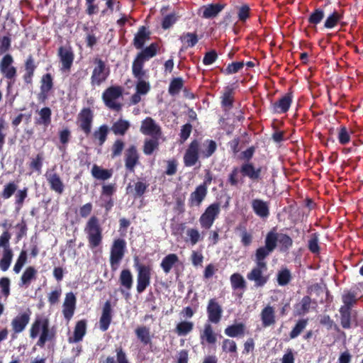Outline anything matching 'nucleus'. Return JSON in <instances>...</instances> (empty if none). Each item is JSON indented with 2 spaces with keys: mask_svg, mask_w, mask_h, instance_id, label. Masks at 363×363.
Instances as JSON below:
<instances>
[{
  "mask_svg": "<svg viewBox=\"0 0 363 363\" xmlns=\"http://www.w3.org/2000/svg\"><path fill=\"white\" fill-rule=\"evenodd\" d=\"M55 336V330L50 328L49 321L45 318H38L32 324L30 329V337H39L37 345L43 347L48 341L52 340Z\"/></svg>",
  "mask_w": 363,
  "mask_h": 363,
  "instance_id": "1",
  "label": "nucleus"
},
{
  "mask_svg": "<svg viewBox=\"0 0 363 363\" xmlns=\"http://www.w3.org/2000/svg\"><path fill=\"white\" fill-rule=\"evenodd\" d=\"M84 233L86 235L89 247L94 250L99 247L103 239L102 228L99 220L96 216H91L86 222L84 227Z\"/></svg>",
  "mask_w": 363,
  "mask_h": 363,
  "instance_id": "2",
  "label": "nucleus"
},
{
  "mask_svg": "<svg viewBox=\"0 0 363 363\" xmlns=\"http://www.w3.org/2000/svg\"><path fill=\"white\" fill-rule=\"evenodd\" d=\"M126 247L125 241L123 239H116L111 248L110 264L112 270L116 271L118 268L121 261L124 257Z\"/></svg>",
  "mask_w": 363,
  "mask_h": 363,
  "instance_id": "3",
  "label": "nucleus"
},
{
  "mask_svg": "<svg viewBox=\"0 0 363 363\" xmlns=\"http://www.w3.org/2000/svg\"><path fill=\"white\" fill-rule=\"evenodd\" d=\"M137 274V291L143 293L150 284L151 269L149 266L140 264L138 262L135 264Z\"/></svg>",
  "mask_w": 363,
  "mask_h": 363,
  "instance_id": "4",
  "label": "nucleus"
},
{
  "mask_svg": "<svg viewBox=\"0 0 363 363\" xmlns=\"http://www.w3.org/2000/svg\"><path fill=\"white\" fill-rule=\"evenodd\" d=\"M220 211V204L213 203L206 208L204 213L199 218V223L201 228L209 229L213 224L216 218Z\"/></svg>",
  "mask_w": 363,
  "mask_h": 363,
  "instance_id": "5",
  "label": "nucleus"
},
{
  "mask_svg": "<svg viewBox=\"0 0 363 363\" xmlns=\"http://www.w3.org/2000/svg\"><path fill=\"white\" fill-rule=\"evenodd\" d=\"M122 95V90L120 87L112 86L107 89L103 94L102 98L105 104L114 110H119L121 104L117 102V99Z\"/></svg>",
  "mask_w": 363,
  "mask_h": 363,
  "instance_id": "6",
  "label": "nucleus"
},
{
  "mask_svg": "<svg viewBox=\"0 0 363 363\" xmlns=\"http://www.w3.org/2000/svg\"><path fill=\"white\" fill-rule=\"evenodd\" d=\"M94 64L95 67L91 75V84L93 85H100L108 77L109 69L100 59H95Z\"/></svg>",
  "mask_w": 363,
  "mask_h": 363,
  "instance_id": "7",
  "label": "nucleus"
},
{
  "mask_svg": "<svg viewBox=\"0 0 363 363\" xmlns=\"http://www.w3.org/2000/svg\"><path fill=\"white\" fill-rule=\"evenodd\" d=\"M13 57L7 54L3 57L0 62V71L1 74L8 79L13 80L16 77V68L13 66Z\"/></svg>",
  "mask_w": 363,
  "mask_h": 363,
  "instance_id": "8",
  "label": "nucleus"
},
{
  "mask_svg": "<svg viewBox=\"0 0 363 363\" xmlns=\"http://www.w3.org/2000/svg\"><path fill=\"white\" fill-rule=\"evenodd\" d=\"M93 113L89 108H84L78 114L77 123L86 135L91 132Z\"/></svg>",
  "mask_w": 363,
  "mask_h": 363,
  "instance_id": "9",
  "label": "nucleus"
},
{
  "mask_svg": "<svg viewBox=\"0 0 363 363\" xmlns=\"http://www.w3.org/2000/svg\"><path fill=\"white\" fill-rule=\"evenodd\" d=\"M267 270V266L263 267L257 264L250 272L247 274V279L255 282L256 286H262L267 281V277L264 275V272Z\"/></svg>",
  "mask_w": 363,
  "mask_h": 363,
  "instance_id": "10",
  "label": "nucleus"
},
{
  "mask_svg": "<svg viewBox=\"0 0 363 363\" xmlns=\"http://www.w3.org/2000/svg\"><path fill=\"white\" fill-rule=\"evenodd\" d=\"M76 296L72 292L66 294L62 305V313L65 319L69 321L73 316L76 308Z\"/></svg>",
  "mask_w": 363,
  "mask_h": 363,
  "instance_id": "11",
  "label": "nucleus"
},
{
  "mask_svg": "<svg viewBox=\"0 0 363 363\" xmlns=\"http://www.w3.org/2000/svg\"><path fill=\"white\" fill-rule=\"evenodd\" d=\"M200 155L199 144L194 140L191 143L184 157V161L186 166L191 167L194 165Z\"/></svg>",
  "mask_w": 363,
  "mask_h": 363,
  "instance_id": "12",
  "label": "nucleus"
},
{
  "mask_svg": "<svg viewBox=\"0 0 363 363\" xmlns=\"http://www.w3.org/2000/svg\"><path fill=\"white\" fill-rule=\"evenodd\" d=\"M140 132L144 135L157 138L160 134V128L150 117L144 119L141 123Z\"/></svg>",
  "mask_w": 363,
  "mask_h": 363,
  "instance_id": "13",
  "label": "nucleus"
},
{
  "mask_svg": "<svg viewBox=\"0 0 363 363\" xmlns=\"http://www.w3.org/2000/svg\"><path fill=\"white\" fill-rule=\"evenodd\" d=\"M223 309L215 299H210L207 306L208 321L213 323H218L221 319Z\"/></svg>",
  "mask_w": 363,
  "mask_h": 363,
  "instance_id": "14",
  "label": "nucleus"
},
{
  "mask_svg": "<svg viewBox=\"0 0 363 363\" xmlns=\"http://www.w3.org/2000/svg\"><path fill=\"white\" fill-rule=\"evenodd\" d=\"M207 194V186L205 184H202L196 187L189 199V204L190 206H199L204 200Z\"/></svg>",
  "mask_w": 363,
  "mask_h": 363,
  "instance_id": "15",
  "label": "nucleus"
},
{
  "mask_svg": "<svg viewBox=\"0 0 363 363\" xmlns=\"http://www.w3.org/2000/svg\"><path fill=\"white\" fill-rule=\"evenodd\" d=\"M58 54L62 65V69L69 70L74 60V54L72 49L69 47H60Z\"/></svg>",
  "mask_w": 363,
  "mask_h": 363,
  "instance_id": "16",
  "label": "nucleus"
},
{
  "mask_svg": "<svg viewBox=\"0 0 363 363\" xmlns=\"http://www.w3.org/2000/svg\"><path fill=\"white\" fill-rule=\"evenodd\" d=\"M30 320V313L24 312L18 315L11 321L13 330L16 333H21Z\"/></svg>",
  "mask_w": 363,
  "mask_h": 363,
  "instance_id": "17",
  "label": "nucleus"
},
{
  "mask_svg": "<svg viewBox=\"0 0 363 363\" xmlns=\"http://www.w3.org/2000/svg\"><path fill=\"white\" fill-rule=\"evenodd\" d=\"M224 8L223 4H207L199 9V13L204 18H212L216 17Z\"/></svg>",
  "mask_w": 363,
  "mask_h": 363,
  "instance_id": "18",
  "label": "nucleus"
},
{
  "mask_svg": "<svg viewBox=\"0 0 363 363\" xmlns=\"http://www.w3.org/2000/svg\"><path fill=\"white\" fill-rule=\"evenodd\" d=\"M45 177L50 185V188L53 191L58 194L62 193L64 190V185L58 174L53 171H50L46 173Z\"/></svg>",
  "mask_w": 363,
  "mask_h": 363,
  "instance_id": "19",
  "label": "nucleus"
},
{
  "mask_svg": "<svg viewBox=\"0 0 363 363\" xmlns=\"http://www.w3.org/2000/svg\"><path fill=\"white\" fill-rule=\"evenodd\" d=\"M37 273V270L33 267H28L21 277L18 286L24 288L28 287L32 281L36 279Z\"/></svg>",
  "mask_w": 363,
  "mask_h": 363,
  "instance_id": "20",
  "label": "nucleus"
},
{
  "mask_svg": "<svg viewBox=\"0 0 363 363\" xmlns=\"http://www.w3.org/2000/svg\"><path fill=\"white\" fill-rule=\"evenodd\" d=\"M252 207L255 214L260 218H267L269 214V205L261 199H254L252 201Z\"/></svg>",
  "mask_w": 363,
  "mask_h": 363,
  "instance_id": "21",
  "label": "nucleus"
},
{
  "mask_svg": "<svg viewBox=\"0 0 363 363\" xmlns=\"http://www.w3.org/2000/svg\"><path fill=\"white\" fill-rule=\"evenodd\" d=\"M145 61L137 57L133 61L132 66V72L134 77L136 79H141V78H149L147 71L143 69L144 63Z\"/></svg>",
  "mask_w": 363,
  "mask_h": 363,
  "instance_id": "22",
  "label": "nucleus"
},
{
  "mask_svg": "<svg viewBox=\"0 0 363 363\" xmlns=\"http://www.w3.org/2000/svg\"><path fill=\"white\" fill-rule=\"evenodd\" d=\"M149 39L150 32L145 28V27L141 26L135 35L133 45L137 49H141Z\"/></svg>",
  "mask_w": 363,
  "mask_h": 363,
  "instance_id": "23",
  "label": "nucleus"
},
{
  "mask_svg": "<svg viewBox=\"0 0 363 363\" xmlns=\"http://www.w3.org/2000/svg\"><path fill=\"white\" fill-rule=\"evenodd\" d=\"M201 343L206 341L208 344H215L217 341V335L213 331V327L210 323H206L203 326V330L200 335Z\"/></svg>",
  "mask_w": 363,
  "mask_h": 363,
  "instance_id": "24",
  "label": "nucleus"
},
{
  "mask_svg": "<svg viewBox=\"0 0 363 363\" xmlns=\"http://www.w3.org/2000/svg\"><path fill=\"white\" fill-rule=\"evenodd\" d=\"M262 325L269 327L275 323V311L273 307L266 306L260 314Z\"/></svg>",
  "mask_w": 363,
  "mask_h": 363,
  "instance_id": "25",
  "label": "nucleus"
},
{
  "mask_svg": "<svg viewBox=\"0 0 363 363\" xmlns=\"http://www.w3.org/2000/svg\"><path fill=\"white\" fill-rule=\"evenodd\" d=\"M86 325L84 320L78 321L74 328L73 336L68 339L69 342L73 343L81 341L86 333Z\"/></svg>",
  "mask_w": 363,
  "mask_h": 363,
  "instance_id": "26",
  "label": "nucleus"
},
{
  "mask_svg": "<svg viewBox=\"0 0 363 363\" xmlns=\"http://www.w3.org/2000/svg\"><path fill=\"white\" fill-rule=\"evenodd\" d=\"M111 307L108 301L106 302L103 308V313L100 318V328L106 331L110 325L111 320Z\"/></svg>",
  "mask_w": 363,
  "mask_h": 363,
  "instance_id": "27",
  "label": "nucleus"
},
{
  "mask_svg": "<svg viewBox=\"0 0 363 363\" xmlns=\"http://www.w3.org/2000/svg\"><path fill=\"white\" fill-rule=\"evenodd\" d=\"M245 332V325L242 323H235L228 326L225 330V334L230 337H236L243 336Z\"/></svg>",
  "mask_w": 363,
  "mask_h": 363,
  "instance_id": "28",
  "label": "nucleus"
},
{
  "mask_svg": "<svg viewBox=\"0 0 363 363\" xmlns=\"http://www.w3.org/2000/svg\"><path fill=\"white\" fill-rule=\"evenodd\" d=\"M138 160V155L135 147H129L125 153V167L130 171H133Z\"/></svg>",
  "mask_w": 363,
  "mask_h": 363,
  "instance_id": "29",
  "label": "nucleus"
},
{
  "mask_svg": "<svg viewBox=\"0 0 363 363\" xmlns=\"http://www.w3.org/2000/svg\"><path fill=\"white\" fill-rule=\"evenodd\" d=\"M291 102L292 96L288 94L274 104V111L277 113H285L289 110Z\"/></svg>",
  "mask_w": 363,
  "mask_h": 363,
  "instance_id": "30",
  "label": "nucleus"
},
{
  "mask_svg": "<svg viewBox=\"0 0 363 363\" xmlns=\"http://www.w3.org/2000/svg\"><path fill=\"white\" fill-rule=\"evenodd\" d=\"M240 172L245 177H247L251 179H257L259 177L261 169L260 168L256 169L252 164L246 162L242 165Z\"/></svg>",
  "mask_w": 363,
  "mask_h": 363,
  "instance_id": "31",
  "label": "nucleus"
},
{
  "mask_svg": "<svg viewBox=\"0 0 363 363\" xmlns=\"http://www.w3.org/2000/svg\"><path fill=\"white\" fill-rule=\"evenodd\" d=\"M216 150V144L213 140H206L199 145L201 157L207 158L213 155Z\"/></svg>",
  "mask_w": 363,
  "mask_h": 363,
  "instance_id": "32",
  "label": "nucleus"
},
{
  "mask_svg": "<svg viewBox=\"0 0 363 363\" xmlns=\"http://www.w3.org/2000/svg\"><path fill=\"white\" fill-rule=\"evenodd\" d=\"M13 254L12 250H2L0 257V269L6 272L10 267L13 259Z\"/></svg>",
  "mask_w": 363,
  "mask_h": 363,
  "instance_id": "33",
  "label": "nucleus"
},
{
  "mask_svg": "<svg viewBox=\"0 0 363 363\" xmlns=\"http://www.w3.org/2000/svg\"><path fill=\"white\" fill-rule=\"evenodd\" d=\"M179 262V257L175 254H169L164 257L160 264L163 271L168 274L172 269L174 264Z\"/></svg>",
  "mask_w": 363,
  "mask_h": 363,
  "instance_id": "34",
  "label": "nucleus"
},
{
  "mask_svg": "<svg viewBox=\"0 0 363 363\" xmlns=\"http://www.w3.org/2000/svg\"><path fill=\"white\" fill-rule=\"evenodd\" d=\"M119 281L122 286L126 290L129 291L131 289L133 282L132 273L129 269H123L121 271Z\"/></svg>",
  "mask_w": 363,
  "mask_h": 363,
  "instance_id": "35",
  "label": "nucleus"
},
{
  "mask_svg": "<svg viewBox=\"0 0 363 363\" xmlns=\"http://www.w3.org/2000/svg\"><path fill=\"white\" fill-rule=\"evenodd\" d=\"M158 50V45L157 43H152L150 46L143 50L137 57L144 61H147L150 58L156 55Z\"/></svg>",
  "mask_w": 363,
  "mask_h": 363,
  "instance_id": "36",
  "label": "nucleus"
},
{
  "mask_svg": "<svg viewBox=\"0 0 363 363\" xmlns=\"http://www.w3.org/2000/svg\"><path fill=\"white\" fill-rule=\"evenodd\" d=\"M180 40L183 43L182 50L189 47H194L198 43V38L195 33H186L180 36Z\"/></svg>",
  "mask_w": 363,
  "mask_h": 363,
  "instance_id": "37",
  "label": "nucleus"
},
{
  "mask_svg": "<svg viewBox=\"0 0 363 363\" xmlns=\"http://www.w3.org/2000/svg\"><path fill=\"white\" fill-rule=\"evenodd\" d=\"M91 174L97 179L106 180L111 177L112 172L111 170L102 169L94 164L91 169Z\"/></svg>",
  "mask_w": 363,
  "mask_h": 363,
  "instance_id": "38",
  "label": "nucleus"
},
{
  "mask_svg": "<svg viewBox=\"0 0 363 363\" xmlns=\"http://www.w3.org/2000/svg\"><path fill=\"white\" fill-rule=\"evenodd\" d=\"M130 127V123L126 120L120 119L112 126L111 130L116 135H124Z\"/></svg>",
  "mask_w": 363,
  "mask_h": 363,
  "instance_id": "39",
  "label": "nucleus"
},
{
  "mask_svg": "<svg viewBox=\"0 0 363 363\" xmlns=\"http://www.w3.org/2000/svg\"><path fill=\"white\" fill-rule=\"evenodd\" d=\"M311 305V299L308 296H304L301 301L296 306V312L298 315H304L307 313Z\"/></svg>",
  "mask_w": 363,
  "mask_h": 363,
  "instance_id": "40",
  "label": "nucleus"
},
{
  "mask_svg": "<svg viewBox=\"0 0 363 363\" xmlns=\"http://www.w3.org/2000/svg\"><path fill=\"white\" fill-rule=\"evenodd\" d=\"M272 251L265 246L259 247L255 254L256 262L260 266L266 267V262L264 259L269 255Z\"/></svg>",
  "mask_w": 363,
  "mask_h": 363,
  "instance_id": "41",
  "label": "nucleus"
},
{
  "mask_svg": "<svg viewBox=\"0 0 363 363\" xmlns=\"http://www.w3.org/2000/svg\"><path fill=\"white\" fill-rule=\"evenodd\" d=\"M135 334L138 338L145 345L150 343V328L146 326H140L136 328Z\"/></svg>",
  "mask_w": 363,
  "mask_h": 363,
  "instance_id": "42",
  "label": "nucleus"
},
{
  "mask_svg": "<svg viewBox=\"0 0 363 363\" xmlns=\"http://www.w3.org/2000/svg\"><path fill=\"white\" fill-rule=\"evenodd\" d=\"M108 133V128L106 125H103L94 132L93 136L95 140H98L99 145H102L106 140Z\"/></svg>",
  "mask_w": 363,
  "mask_h": 363,
  "instance_id": "43",
  "label": "nucleus"
},
{
  "mask_svg": "<svg viewBox=\"0 0 363 363\" xmlns=\"http://www.w3.org/2000/svg\"><path fill=\"white\" fill-rule=\"evenodd\" d=\"M194 328V323L188 321H182L177 324L176 332L178 335L184 336L189 333Z\"/></svg>",
  "mask_w": 363,
  "mask_h": 363,
  "instance_id": "44",
  "label": "nucleus"
},
{
  "mask_svg": "<svg viewBox=\"0 0 363 363\" xmlns=\"http://www.w3.org/2000/svg\"><path fill=\"white\" fill-rule=\"evenodd\" d=\"M40 118L37 122L39 124H43L48 126L51 122V110L50 108L45 107L39 111Z\"/></svg>",
  "mask_w": 363,
  "mask_h": 363,
  "instance_id": "45",
  "label": "nucleus"
},
{
  "mask_svg": "<svg viewBox=\"0 0 363 363\" xmlns=\"http://www.w3.org/2000/svg\"><path fill=\"white\" fill-rule=\"evenodd\" d=\"M230 283L232 288L235 290L244 289L245 286V281L243 277L238 273H235L231 275Z\"/></svg>",
  "mask_w": 363,
  "mask_h": 363,
  "instance_id": "46",
  "label": "nucleus"
},
{
  "mask_svg": "<svg viewBox=\"0 0 363 363\" xmlns=\"http://www.w3.org/2000/svg\"><path fill=\"white\" fill-rule=\"evenodd\" d=\"M341 19V15L334 11L333 13L329 15L324 23V27L328 29L333 28Z\"/></svg>",
  "mask_w": 363,
  "mask_h": 363,
  "instance_id": "47",
  "label": "nucleus"
},
{
  "mask_svg": "<svg viewBox=\"0 0 363 363\" xmlns=\"http://www.w3.org/2000/svg\"><path fill=\"white\" fill-rule=\"evenodd\" d=\"M236 342L230 339H224L222 342V350L224 352L237 354Z\"/></svg>",
  "mask_w": 363,
  "mask_h": 363,
  "instance_id": "48",
  "label": "nucleus"
},
{
  "mask_svg": "<svg viewBox=\"0 0 363 363\" xmlns=\"http://www.w3.org/2000/svg\"><path fill=\"white\" fill-rule=\"evenodd\" d=\"M308 321L306 319L299 320L290 333V338L297 337L306 328Z\"/></svg>",
  "mask_w": 363,
  "mask_h": 363,
  "instance_id": "49",
  "label": "nucleus"
},
{
  "mask_svg": "<svg viewBox=\"0 0 363 363\" xmlns=\"http://www.w3.org/2000/svg\"><path fill=\"white\" fill-rule=\"evenodd\" d=\"M186 234L188 237V240L190 241L192 245H196L199 240L203 239L199 230L196 228H189L186 231Z\"/></svg>",
  "mask_w": 363,
  "mask_h": 363,
  "instance_id": "50",
  "label": "nucleus"
},
{
  "mask_svg": "<svg viewBox=\"0 0 363 363\" xmlns=\"http://www.w3.org/2000/svg\"><path fill=\"white\" fill-rule=\"evenodd\" d=\"M35 70L33 60L29 57L26 62V74H24V80L26 83H30L31 79Z\"/></svg>",
  "mask_w": 363,
  "mask_h": 363,
  "instance_id": "51",
  "label": "nucleus"
},
{
  "mask_svg": "<svg viewBox=\"0 0 363 363\" xmlns=\"http://www.w3.org/2000/svg\"><path fill=\"white\" fill-rule=\"evenodd\" d=\"M324 16L325 13L323 10L321 9H317L313 13H311L308 18V21L311 24L316 26L321 22Z\"/></svg>",
  "mask_w": 363,
  "mask_h": 363,
  "instance_id": "52",
  "label": "nucleus"
},
{
  "mask_svg": "<svg viewBox=\"0 0 363 363\" xmlns=\"http://www.w3.org/2000/svg\"><path fill=\"white\" fill-rule=\"evenodd\" d=\"M150 86L148 82V78H141L137 79L136 91L138 94H146L150 91Z\"/></svg>",
  "mask_w": 363,
  "mask_h": 363,
  "instance_id": "53",
  "label": "nucleus"
},
{
  "mask_svg": "<svg viewBox=\"0 0 363 363\" xmlns=\"http://www.w3.org/2000/svg\"><path fill=\"white\" fill-rule=\"evenodd\" d=\"M278 242V234L274 232H269L265 239V247L273 251Z\"/></svg>",
  "mask_w": 363,
  "mask_h": 363,
  "instance_id": "54",
  "label": "nucleus"
},
{
  "mask_svg": "<svg viewBox=\"0 0 363 363\" xmlns=\"http://www.w3.org/2000/svg\"><path fill=\"white\" fill-rule=\"evenodd\" d=\"M26 260H27V253L25 250H22L14 264V267H13V272L16 273V274H18L23 267L24 266V264H26Z\"/></svg>",
  "mask_w": 363,
  "mask_h": 363,
  "instance_id": "55",
  "label": "nucleus"
},
{
  "mask_svg": "<svg viewBox=\"0 0 363 363\" xmlns=\"http://www.w3.org/2000/svg\"><path fill=\"white\" fill-rule=\"evenodd\" d=\"M183 86V81L181 78L174 79L169 87V93L171 95H176L179 94Z\"/></svg>",
  "mask_w": 363,
  "mask_h": 363,
  "instance_id": "56",
  "label": "nucleus"
},
{
  "mask_svg": "<svg viewBox=\"0 0 363 363\" xmlns=\"http://www.w3.org/2000/svg\"><path fill=\"white\" fill-rule=\"evenodd\" d=\"M340 313L341 315V325L344 328L350 327L351 312L346 308H340Z\"/></svg>",
  "mask_w": 363,
  "mask_h": 363,
  "instance_id": "57",
  "label": "nucleus"
},
{
  "mask_svg": "<svg viewBox=\"0 0 363 363\" xmlns=\"http://www.w3.org/2000/svg\"><path fill=\"white\" fill-rule=\"evenodd\" d=\"M356 301L355 296L350 292H347L342 295V302L344 305L341 308H346L347 310H351V308L356 303Z\"/></svg>",
  "mask_w": 363,
  "mask_h": 363,
  "instance_id": "58",
  "label": "nucleus"
},
{
  "mask_svg": "<svg viewBox=\"0 0 363 363\" xmlns=\"http://www.w3.org/2000/svg\"><path fill=\"white\" fill-rule=\"evenodd\" d=\"M17 185L14 182H9L4 185L1 192V196L4 199H9L16 191Z\"/></svg>",
  "mask_w": 363,
  "mask_h": 363,
  "instance_id": "59",
  "label": "nucleus"
},
{
  "mask_svg": "<svg viewBox=\"0 0 363 363\" xmlns=\"http://www.w3.org/2000/svg\"><path fill=\"white\" fill-rule=\"evenodd\" d=\"M291 279V273L287 269H281L277 274V281L281 286L286 285Z\"/></svg>",
  "mask_w": 363,
  "mask_h": 363,
  "instance_id": "60",
  "label": "nucleus"
},
{
  "mask_svg": "<svg viewBox=\"0 0 363 363\" xmlns=\"http://www.w3.org/2000/svg\"><path fill=\"white\" fill-rule=\"evenodd\" d=\"M11 281L8 277H2L0 279V288L2 295L6 298L10 295Z\"/></svg>",
  "mask_w": 363,
  "mask_h": 363,
  "instance_id": "61",
  "label": "nucleus"
},
{
  "mask_svg": "<svg viewBox=\"0 0 363 363\" xmlns=\"http://www.w3.org/2000/svg\"><path fill=\"white\" fill-rule=\"evenodd\" d=\"M41 90L44 93L48 92L52 86V79L50 74H46L42 78Z\"/></svg>",
  "mask_w": 363,
  "mask_h": 363,
  "instance_id": "62",
  "label": "nucleus"
},
{
  "mask_svg": "<svg viewBox=\"0 0 363 363\" xmlns=\"http://www.w3.org/2000/svg\"><path fill=\"white\" fill-rule=\"evenodd\" d=\"M158 143L157 140H146L144 145L143 151L145 155H151L157 147Z\"/></svg>",
  "mask_w": 363,
  "mask_h": 363,
  "instance_id": "63",
  "label": "nucleus"
},
{
  "mask_svg": "<svg viewBox=\"0 0 363 363\" xmlns=\"http://www.w3.org/2000/svg\"><path fill=\"white\" fill-rule=\"evenodd\" d=\"M11 234L8 231H4L0 236V250H11L9 245Z\"/></svg>",
  "mask_w": 363,
  "mask_h": 363,
  "instance_id": "64",
  "label": "nucleus"
}]
</instances>
